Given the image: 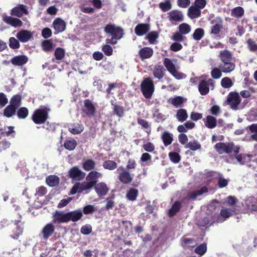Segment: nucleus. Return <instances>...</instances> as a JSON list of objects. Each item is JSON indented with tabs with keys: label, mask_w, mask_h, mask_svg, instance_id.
<instances>
[{
	"label": "nucleus",
	"mask_w": 257,
	"mask_h": 257,
	"mask_svg": "<svg viewBox=\"0 0 257 257\" xmlns=\"http://www.w3.org/2000/svg\"><path fill=\"white\" fill-rule=\"evenodd\" d=\"M104 32L111 36L110 39H107V44H115L117 40H120L123 35V30L115 25L109 24L104 27Z\"/></svg>",
	"instance_id": "f257e3e1"
},
{
	"label": "nucleus",
	"mask_w": 257,
	"mask_h": 257,
	"mask_svg": "<svg viewBox=\"0 0 257 257\" xmlns=\"http://www.w3.org/2000/svg\"><path fill=\"white\" fill-rule=\"evenodd\" d=\"M176 61L165 58L164 60V64L167 70L177 79H185L186 75L178 71L179 67L175 65Z\"/></svg>",
	"instance_id": "f03ea898"
},
{
	"label": "nucleus",
	"mask_w": 257,
	"mask_h": 257,
	"mask_svg": "<svg viewBox=\"0 0 257 257\" xmlns=\"http://www.w3.org/2000/svg\"><path fill=\"white\" fill-rule=\"evenodd\" d=\"M49 110V109L44 106L36 110L32 115V119L34 122L37 124L44 123L47 119Z\"/></svg>",
	"instance_id": "7ed1b4c3"
},
{
	"label": "nucleus",
	"mask_w": 257,
	"mask_h": 257,
	"mask_svg": "<svg viewBox=\"0 0 257 257\" xmlns=\"http://www.w3.org/2000/svg\"><path fill=\"white\" fill-rule=\"evenodd\" d=\"M141 90L146 98H150L154 91V85L152 80L148 78L143 80L141 85Z\"/></svg>",
	"instance_id": "20e7f679"
},
{
	"label": "nucleus",
	"mask_w": 257,
	"mask_h": 257,
	"mask_svg": "<svg viewBox=\"0 0 257 257\" xmlns=\"http://www.w3.org/2000/svg\"><path fill=\"white\" fill-rule=\"evenodd\" d=\"M240 101L239 95L237 92H231L227 96V103L232 109H237L238 105L239 104Z\"/></svg>",
	"instance_id": "39448f33"
},
{
	"label": "nucleus",
	"mask_w": 257,
	"mask_h": 257,
	"mask_svg": "<svg viewBox=\"0 0 257 257\" xmlns=\"http://www.w3.org/2000/svg\"><path fill=\"white\" fill-rule=\"evenodd\" d=\"M233 147V143H219L215 145L216 151L220 154L223 153L228 154L231 152Z\"/></svg>",
	"instance_id": "423d86ee"
},
{
	"label": "nucleus",
	"mask_w": 257,
	"mask_h": 257,
	"mask_svg": "<svg viewBox=\"0 0 257 257\" xmlns=\"http://www.w3.org/2000/svg\"><path fill=\"white\" fill-rule=\"evenodd\" d=\"M209 86H211V89L214 88L213 82L211 79L207 81L203 80L200 82L198 89L201 95H206L209 92Z\"/></svg>",
	"instance_id": "0eeeda50"
},
{
	"label": "nucleus",
	"mask_w": 257,
	"mask_h": 257,
	"mask_svg": "<svg viewBox=\"0 0 257 257\" xmlns=\"http://www.w3.org/2000/svg\"><path fill=\"white\" fill-rule=\"evenodd\" d=\"M167 18L171 23L181 22L183 20V15L179 11L172 10L168 13Z\"/></svg>",
	"instance_id": "6e6552de"
},
{
	"label": "nucleus",
	"mask_w": 257,
	"mask_h": 257,
	"mask_svg": "<svg viewBox=\"0 0 257 257\" xmlns=\"http://www.w3.org/2000/svg\"><path fill=\"white\" fill-rule=\"evenodd\" d=\"M69 174L71 178L77 180H82L85 176V174L77 167L71 168L69 171Z\"/></svg>",
	"instance_id": "1a4fd4ad"
},
{
	"label": "nucleus",
	"mask_w": 257,
	"mask_h": 257,
	"mask_svg": "<svg viewBox=\"0 0 257 257\" xmlns=\"http://www.w3.org/2000/svg\"><path fill=\"white\" fill-rule=\"evenodd\" d=\"M69 221L68 213L56 211L53 214V222L55 223H64Z\"/></svg>",
	"instance_id": "9d476101"
},
{
	"label": "nucleus",
	"mask_w": 257,
	"mask_h": 257,
	"mask_svg": "<svg viewBox=\"0 0 257 257\" xmlns=\"http://www.w3.org/2000/svg\"><path fill=\"white\" fill-rule=\"evenodd\" d=\"M96 193L98 196L105 195L109 191V188L106 184L104 182H100L94 186Z\"/></svg>",
	"instance_id": "9b49d317"
},
{
	"label": "nucleus",
	"mask_w": 257,
	"mask_h": 257,
	"mask_svg": "<svg viewBox=\"0 0 257 257\" xmlns=\"http://www.w3.org/2000/svg\"><path fill=\"white\" fill-rule=\"evenodd\" d=\"M53 25L56 33H61L66 29V23L60 18L56 19L53 23Z\"/></svg>",
	"instance_id": "f8f14e48"
},
{
	"label": "nucleus",
	"mask_w": 257,
	"mask_h": 257,
	"mask_svg": "<svg viewBox=\"0 0 257 257\" xmlns=\"http://www.w3.org/2000/svg\"><path fill=\"white\" fill-rule=\"evenodd\" d=\"M32 36L33 35L32 33L27 30H22L17 35V37L19 41L23 43L29 41Z\"/></svg>",
	"instance_id": "ddd939ff"
},
{
	"label": "nucleus",
	"mask_w": 257,
	"mask_h": 257,
	"mask_svg": "<svg viewBox=\"0 0 257 257\" xmlns=\"http://www.w3.org/2000/svg\"><path fill=\"white\" fill-rule=\"evenodd\" d=\"M55 227L52 223H48L42 229V233L44 239H47L52 235Z\"/></svg>",
	"instance_id": "4468645a"
},
{
	"label": "nucleus",
	"mask_w": 257,
	"mask_h": 257,
	"mask_svg": "<svg viewBox=\"0 0 257 257\" xmlns=\"http://www.w3.org/2000/svg\"><path fill=\"white\" fill-rule=\"evenodd\" d=\"M28 62V58L25 55L17 56L11 60L12 63L15 66H21Z\"/></svg>",
	"instance_id": "2eb2a0df"
},
{
	"label": "nucleus",
	"mask_w": 257,
	"mask_h": 257,
	"mask_svg": "<svg viewBox=\"0 0 257 257\" xmlns=\"http://www.w3.org/2000/svg\"><path fill=\"white\" fill-rule=\"evenodd\" d=\"M101 176L102 174L100 173L93 171L90 172L88 174V176L86 177V180L87 181L91 182L95 185L98 179L101 177Z\"/></svg>",
	"instance_id": "dca6fc26"
},
{
	"label": "nucleus",
	"mask_w": 257,
	"mask_h": 257,
	"mask_svg": "<svg viewBox=\"0 0 257 257\" xmlns=\"http://www.w3.org/2000/svg\"><path fill=\"white\" fill-rule=\"evenodd\" d=\"M24 14H27L28 11L26 7L23 5L14 8L12 10V15L18 17H21Z\"/></svg>",
	"instance_id": "f3484780"
},
{
	"label": "nucleus",
	"mask_w": 257,
	"mask_h": 257,
	"mask_svg": "<svg viewBox=\"0 0 257 257\" xmlns=\"http://www.w3.org/2000/svg\"><path fill=\"white\" fill-rule=\"evenodd\" d=\"M186 99L181 96L171 97L168 99V102L172 104L175 107H178L186 101Z\"/></svg>",
	"instance_id": "a211bd4d"
},
{
	"label": "nucleus",
	"mask_w": 257,
	"mask_h": 257,
	"mask_svg": "<svg viewBox=\"0 0 257 257\" xmlns=\"http://www.w3.org/2000/svg\"><path fill=\"white\" fill-rule=\"evenodd\" d=\"M149 31V26L141 24L137 25L135 29L136 34L138 36H143Z\"/></svg>",
	"instance_id": "6ab92c4d"
},
{
	"label": "nucleus",
	"mask_w": 257,
	"mask_h": 257,
	"mask_svg": "<svg viewBox=\"0 0 257 257\" xmlns=\"http://www.w3.org/2000/svg\"><path fill=\"white\" fill-rule=\"evenodd\" d=\"M201 15V11L199 8H196L194 5L191 6L188 10V17L193 19H196L200 17Z\"/></svg>",
	"instance_id": "aec40b11"
},
{
	"label": "nucleus",
	"mask_w": 257,
	"mask_h": 257,
	"mask_svg": "<svg viewBox=\"0 0 257 257\" xmlns=\"http://www.w3.org/2000/svg\"><path fill=\"white\" fill-rule=\"evenodd\" d=\"M212 26L211 29V33L217 34L219 33L222 27V22L219 19H217L215 21H212Z\"/></svg>",
	"instance_id": "412c9836"
},
{
	"label": "nucleus",
	"mask_w": 257,
	"mask_h": 257,
	"mask_svg": "<svg viewBox=\"0 0 257 257\" xmlns=\"http://www.w3.org/2000/svg\"><path fill=\"white\" fill-rule=\"evenodd\" d=\"M4 21L14 27H20L22 25V22L20 20L11 17H6L4 18Z\"/></svg>",
	"instance_id": "4be33fe9"
},
{
	"label": "nucleus",
	"mask_w": 257,
	"mask_h": 257,
	"mask_svg": "<svg viewBox=\"0 0 257 257\" xmlns=\"http://www.w3.org/2000/svg\"><path fill=\"white\" fill-rule=\"evenodd\" d=\"M220 68L224 73H228L232 71L235 68V64L231 61L222 63Z\"/></svg>",
	"instance_id": "5701e85b"
},
{
	"label": "nucleus",
	"mask_w": 257,
	"mask_h": 257,
	"mask_svg": "<svg viewBox=\"0 0 257 257\" xmlns=\"http://www.w3.org/2000/svg\"><path fill=\"white\" fill-rule=\"evenodd\" d=\"M69 221L75 222L79 220L82 216V212L80 210L68 212Z\"/></svg>",
	"instance_id": "b1692460"
},
{
	"label": "nucleus",
	"mask_w": 257,
	"mask_h": 257,
	"mask_svg": "<svg viewBox=\"0 0 257 257\" xmlns=\"http://www.w3.org/2000/svg\"><path fill=\"white\" fill-rule=\"evenodd\" d=\"M84 127L82 125L79 123H73L69 125V132L74 135L80 134L83 131Z\"/></svg>",
	"instance_id": "393cba45"
},
{
	"label": "nucleus",
	"mask_w": 257,
	"mask_h": 257,
	"mask_svg": "<svg viewBox=\"0 0 257 257\" xmlns=\"http://www.w3.org/2000/svg\"><path fill=\"white\" fill-rule=\"evenodd\" d=\"M139 54L142 58L148 59L153 55V50L149 47H145L140 50Z\"/></svg>",
	"instance_id": "a878e982"
},
{
	"label": "nucleus",
	"mask_w": 257,
	"mask_h": 257,
	"mask_svg": "<svg viewBox=\"0 0 257 257\" xmlns=\"http://www.w3.org/2000/svg\"><path fill=\"white\" fill-rule=\"evenodd\" d=\"M165 72V70L162 66H155L153 71L154 76L155 78L160 79L164 77Z\"/></svg>",
	"instance_id": "bb28decb"
},
{
	"label": "nucleus",
	"mask_w": 257,
	"mask_h": 257,
	"mask_svg": "<svg viewBox=\"0 0 257 257\" xmlns=\"http://www.w3.org/2000/svg\"><path fill=\"white\" fill-rule=\"evenodd\" d=\"M119 179L123 183L128 184L132 181L133 178L128 172L124 171L119 174Z\"/></svg>",
	"instance_id": "cd10ccee"
},
{
	"label": "nucleus",
	"mask_w": 257,
	"mask_h": 257,
	"mask_svg": "<svg viewBox=\"0 0 257 257\" xmlns=\"http://www.w3.org/2000/svg\"><path fill=\"white\" fill-rule=\"evenodd\" d=\"M204 121L205 126L209 128L215 127L217 123L216 119L211 115H208L206 118L204 119Z\"/></svg>",
	"instance_id": "c85d7f7f"
},
{
	"label": "nucleus",
	"mask_w": 257,
	"mask_h": 257,
	"mask_svg": "<svg viewBox=\"0 0 257 257\" xmlns=\"http://www.w3.org/2000/svg\"><path fill=\"white\" fill-rule=\"evenodd\" d=\"M233 210L231 209L223 208L220 211V215L223 218V219H219L218 222H222L227 218H229L230 216L232 215Z\"/></svg>",
	"instance_id": "c756f323"
},
{
	"label": "nucleus",
	"mask_w": 257,
	"mask_h": 257,
	"mask_svg": "<svg viewBox=\"0 0 257 257\" xmlns=\"http://www.w3.org/2000/svg\"><path fill=\"white\" fill-rule=\"evenodd\" d=\"M162 139L165 146L170 145L173 142V135L168 132H164L162 135Z\"/></svg>",
	"instance_id": "7c9ffc66"
},
{
	"label": "nucleus",
	"mask_w": 257,
	"mask_h": 257,
	"mask_svg": "<svg viewBox=\"0 0 257 257\" xmlns=\"http://www.w3.org/2000/svg\"><path fill=\"white\" fill-rule=\"evenodd\" d=\"M220 57L222 63L230 62L231 60L232 55L227 50H223L220 52Z\"/></svg>",
	"instance_id": "2f4dec72"
},
{
	"label": "nucleus",
	"mask_w": 257,
	"mask_h": 257,
	"mask_svg": "<svg viewBox=\"0 0 257 257\" xmlns=\"http://www.w3.org/2000/svg\"><path fill=\"white\" fill-rule=\"evenodd\" d=\"M77 142L74 139H70L65 141L64 147L69 151H73L76 148Z\"/></svg>",
	"instance_id": "473e14b6"
},
{
	"label": "nucleus",
	"mask_w": 257,
	"mask_h": 257,
	"mask_svg": "<svg viewBox=\"0 0 257 257\" xmlns=\"http://www.w3.org/2000/svg\"><path fill=\"white\" fill-rule=\"evenodd\" d=\"M46 181L49 186L54 187L59 184V179L56 175H50L46 178Z\"/></svg>",
	"instance_id": "72a5a7b5"
},
{
	"label": "nucleus",
	"mask_w": 257,
	"mask_h": 257,
	"mask_svg": "<svg viewBox=\"0 0 257 257\" xmlns=\"http://www.w3.org/2000/svg\"><path fill=\"white\" fill-rule=\"evenodd\" d=\"M176 117L177 119L181 121H184L188 118V114L185 109H180L177 111Z\"/></svg>",
	"instance_id": "f704fd0d"
},
{
	"label": "nucleus",
	"mask_w": 257,
	"mask_h": 257,
	"mask_svg": "<svg viewBox=\"0 0 257 257\" xmlns=\"http://www.w3.org/2000/svg\"><path fill=\"white\" fill-rule=\"evenodd\" d=\"M84 105L86 108V113L88 115H93L95 112V108L92 102L89 100H86Z\"/></svg>",
	"instance_id": "c9c22d12"
},
{
	"label": "nucleus",
	"mask_w": 257,
	"mask_h": 257,
	"mask_svg": "<svg viewBox=\"0 0 257 257\" xmlns=\"http://www.w3.org/2000/svg\"><path fill=\"white\" fill-rule=\"evenodd\" d=\"M255 200L253 197H249L245 201V204L248 209L250 210H255L257 209L256 205H254Z\"/></svg>",
	"instance_id": "e433bc0d"
},
{
	"label": "nucleus",
	"mask_w": 257,
	"mask_h": 257,
	"mask_svg": "<svg viewBox=\"0 0 257 257\" xmlns=\"http://www.w3.org/2000/svg\"><path fill=\"white\" fill-rule=\"evenodd\" d=\"M208 191V189L206 187H203L201 188L200 190L197 191L191 192L189 197L190 198L192 199H196L198 196L202 195L203 193H206Z\"/></svg>",
	"instance_id": "4c0bfd02"
},
{
	"label": "nucleus",
	"mask_w": 257,
	"mask_h": 257,
	"mask_svg": "<svg viewBox=\"0 0 257 257\" xmlns=\"http://www.w3.org/2000/svg\"><path fill=\"white\" fill-rule=\"evenodd\" d=\"M103 167L109 170H113L117 168V165L116 162L111 160L105 161L103 163Z\"/></svg>",
	"instance_id": "58836bf2"
},
{
	"label": "nucleus",
	"mask_w": 257,
	"mask_h": 257,
	"mask_svg": "<svg viewBox=\"0 0 257 257\" xmlns=\"http://www.w3.org/2000/svg\"><path fill=\"white\" fill-rule=\"evenodd\" d=\"M21 103V97L19 95H16L14 96L11 99L10 105L17 108L20 106Z\"/></svg>",
	"instance_id": "ea45409f"
},
{
	"label": "nucleus",
	"mask_w": 257,
	"mask_h": 257,
	"mask_svg": "<svg viewBox=\"0 0 257 257\" xmlns=\"http://www.w3.org/2000/svg\"><path fill=\"white\" fill-rule=\"evenodd\" d=\"M65 55V51L63 48L58 47L57 48L54 52L55 59L57 60H62Z\"/></svg>",
	"instance_id": "a19ab883"
},
{
	"label": "nucleus",
	"mask_w": 257,
	"mask_h": 257,
	"mask_svg": "<svg viewBox=\"0 0 257 257\" xmlns=\"http://www.w3.org/2000/svg\"><path fill=\"white\" fill-rule=\"evenodd\" d=\"M179 31L183 35H187L191 32V27L186 23H182L179 26Z\"/></svg>",
	"instance_id": "79ce46f5"
},
{
	"label": "nucleus",
	"mask_w": 257,
	"mask_h": 257,
	"mask_svg": "<svg viewBox=\"0 0 257 257\" xmlns=\"http://www.w3.org/2000/svg\"><path fill=\"white\" fill-rule=\"evenodd\" d=\"M16 109V108H15L12 105H9L5 108L4 111V114L5 116L7 117H12L13 115L15 114Z\"/></svg>",
	"instance_id": "37998d69"
},
{
	"label": "nucleus",
	"mask_w": 257,
	"mask_h": 257,
	"mask_svg": "<svg viewBox=\"0 0 257 257\" xmlns=\"http://www.w3.org/2000/svg\"><path fill=\"white\" fill-rule=\"evenodd\" d=\"M244 14V10L240 7H237L231 11V16L235 18H240Z\"/></svg>",
	"instance_id": "c03bdc74"
},
{
	"label": "nucleus",
	"mask_w": 257,
	"mask_h": 257,
	"mask_svg": "<svg viewBox=\"0 0 257 257\" xmlns=\"http://www.w3.org/2000/svg\"><path fill=\"white\" fill-rule=\"evenodd\" d=\"M95 164L92 160H87L83 163V167L86 171H90L94 168Z\"/></svg>",
	"instance_id": "a18cd8bd"
},
{
	"label": "nucleus",
	"mask_w": 257,
	"mask_h": 257,
	"mask_svg": "<svg viewBox=\"0 0 257 257\" xmlns=\"http://www.w3.org/2000/svg\"><path fill=\"white\" fill-rule=\"evenodd\" d=\"M138 191L135 189H130L126 194L127 198L131 201H134L138 196Z\"/></svg>",
	"instance_id": "49530a36"
},
{
	"label": "nucleus",
	"mask_w": 257,
	"mask_h": 257,
	"mask_svg": "<svg viewBox=\"0 0 257 257\" xmlns=\"http://www.w3.org/2000/svg\"><path fill=\"white\" fill-rule=\"evenodd\" d=\"M185 148L186 149H190L192 151H196L201 148V145L197 141H193L185 145Z\"/></svg>",
	"instance_id": "de8ad7c7"
},
{
	"label": "nucleus",
	"mask_w": 257,
	"mask_h": 257,
	"mask_svg": "<svg viewBox=\"0 0 257 257\" xmlns=\"http://www.w3.org/2000/svg\"><path fill=\"white\" fill-rule=\"evenodd\" d=\"M233 82L229 77H224L221 81V86L225 88H229L233 85Z\"/></svg>",
	"instance_id": "09e8293b"
},
{
	"label": "nucleus",
	"mask_w": 257,
	"mask_h": 257,
	"mask_svg": "<svg viewBox=\"0 0 257 257\" xmlns=\"http://www.w3.org/2000/svg\"><path fill=\"white\" fill-rule=\"evenodd\" d=\"M158 37V33L157 32L154 31L148 34L147 36V39L150 44H155Z\"/></svg>",
	"instance_id": "8fccbe9b"
},
{
	"label": "nucleus",
	"mask_w": 257,
	"mask_h": 257,
	"mask_svg": "<svg viewBox=\"0 0 257 257\" xmlns=\"http://www.w3.org/2000/svg\"><path fill=\"white\" fill-rule=\"evenodd\" d=\"M28 109L25 107L20 108L17 112V115L19 118L24 119L26 118L28 115Z\"/></svg>",
	"instance_id": "3c124183"
},
{
	"label": "nucleus",
	"mask_w": 257,
	"mask_h": 257,
	"mask_svg": "<svg viewBox=\"0 0 257 257\" xmlns=\"http://www.w3.org/2000/svg\"><path fill=\"white\" fill-rule=\"evenodd\" d=\"M204 35V30L202 29L198 28L194 31L193 34V38L194 40L198 41L203 37Z\"/></svg>",
	"instance_id": "603ef678"
},
{
	"label": "nucleus",
	"mask_w": 257,
	"mask_h": 257,
	"mask_svg": "<svg viewBox=\"0 0 257 257\" xmlns=\"http://www.w3.org/2000/svg\"><path fill=\"white\" fill-rule=\"evenodd\" d=\"M207 250V245L206 243H202L197 246L195 249V252L200 255H203Z\"/></svg>",
	"instance_id": "864d4df0"
},
{
	"label": "nucleus",
	"mask_w": 257,
	"mask_h": 257,
	"mask_svg": "<svg viewBox=\"0 0 257 257\" xmlns=\"http://www.w3.org/2000/svg\"><path fill=\"white\" fill-rule=\"evenodd\" d=\"M159 8L163 12H167L170 10L172 8V4L169 1H166L165 2H162L159 4Z\"/></svg>",
	"instance_id": "5fc2aeb1"
},
{
	"label": "nucleus",
	"mask_w": 257,
	"mask_h": 257,
	"mask_svg": "<svg viewBox=\"0 0 257 257\" xmlns=\"http://www.w3.org/2000/svg\"><path fill=\"white\" fill-rule=\"evenodd\" d=\"M180 207V204L179 202H175L172 208L169 210V214L170 216H174L176 213L179 211Z\"/></svg>",
	"instance_id": "6e6d98bb"
},
{
	"label": "nucleus",
	"mask_w": 257,
	"mask_h": 257,
	"mask_svg": "<svg viewBox=\"0 0 257 257\" xmlns=\"http://www.w3.org/2000/svg\"><path fill=\"white\" fill-rule=\"evenodd\" d=\"M138 123L141 125L142 127L146 129V132L149 134L151 132V128L149 127V124L148 121L143 119H138Z\"/></svg>",
	"instance_id": "4d7b16f0"
},
{
	"label": "nucleus",
	"mask_w": 257,
	"mask_h": 257,
	"mask_svg": "<svg viewBox=\"0 0 257 257\" xmlns=\"http://www.w3.org/2000/svg\"><path fill=\"white\" fill-rule=\"evenodd\" d=\"M218 185L220 188L224 187L228 184V180L224 179L222 175L219 174L218 176Z\"/></svg>",
	"instance_id": "13d9d810"
},
{
	"label": "nucleus",
	"mask_w": 257,
	"mask_h": 257,
	"mask_svg": "<svg viewBox=\"0 0 257 257\" xmlns=\"http://www.w3.org/2000/svg\"><path fill=\"white\" fill-rule=\"evenodd\" d=\"M119 224V227L124 228L126 231H128L132 227V223L129 221H121Z\"/></svg>",
	"instance_id": "bf43d9fd"
},
{
	"label": "nucleus",
	"mask_w": 257,
	"mask_h": 257,
	"mask_svg": "<svg viewBox=\"0 0 257 257\" xmlns=\"http://www.w3.org/2000/svg\"><path fill=\"white\" fill-rule=\"evenodd\" d=\"M9 46L12 49H17L20 47L19 41L14 37H11L9 39Z\"/></svg>",
	"instance_id": "052dcab7"
},
{
	"label": "nucleus",
	"mask_w": 257,
	"mask_h": 257,
	"mask_svg": "<svg viewBox=\"0 0 257 257\" xmlns=\"http://www.w3.org/2000/svg\"><path fill=\"white\" fill-rule=\"evenodd\" d=\"M247 44L249 49L252 52L257 50V43L251 39H249L247 41Z\"/></svg>",
	"instance_id": "680f3d73"
},
{
	"label": "nucleus",
	"mask_w": 257,
	"mask_h": 257,
	"mask_svg": "<svg viewBox=\"0 0 257 257\" xmlns=\"http://www.w3.org/2000/svg\"><path fill=\"white\" fill-rule=\"evenodd\" d=\"M169 156L170 160L174 163H178L180 160L179 154L177 153L171 152L169 153Z\"/></svg>",
	"instance_id": "e2e57ef3"
},
{
	"label": "nucleus",
	"mask_w": 257,
	"mask_h": 257,
	"mask_svg": "<svg viewBox=\"0 0 257 257\" xmlns=\"http://www.w3.org/2000/svg\"><path fill=\"white\" fill-rule=\"evenodd\" d=\"M172 39L176 42H182L184 39V37L180 32H176L172 36Z\"/></svg>",
	"instance_id": "0e129e2a"
},
{
	"label": "nucleus",
	"mask_w": 257,
	"mask_h": 257,
	"mask_svg": "<svg viewBox=\"0 0 257 257\" xmlns=\"http://www.w3.org/2000/svg\"><path fill=\"white\" fill-rule=\"evenodd\" d=\"M92 230V227L90 225L86 224L83 226L81 228V232L83 234H88Z\"/></svg>",
	"instance_id": "69168bd1"
},
{
	"label": "nucleus",
	"mask_w": 257,
	"mask_h": 257,
	"mask_svg": "<svg viewBox=\"0 0 257 257\" xmlns=\"http://www.w3.org/2000/svg\"><path fill=\"white\" fill-rule=\"evenodd\" d=\"M206 5V2L205 0H196L194 6L200 10L204 8Z\"/></svg>",
	"instance_id": "338daca9"
},
{
	"label": "nucleus",
	"mask_w": 257,
	"mask_h": 257,
	"mask_svg": "<svg viewBox=\"0 0 257 257\" xmlns=\"http://www.w3.org/2000/svg\"><path fill=\"white\" fill-rule=\"evenodd\" d=\"M221 69L214 68L211 71V76L214 79H218L221 76Z\"/></svg>",
	"instance_id": "774afa93"
}]
</instances>
